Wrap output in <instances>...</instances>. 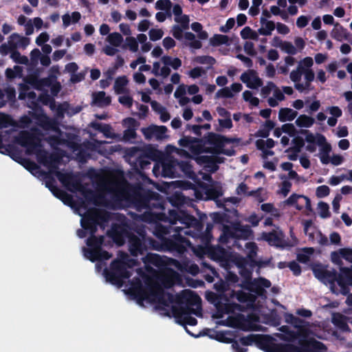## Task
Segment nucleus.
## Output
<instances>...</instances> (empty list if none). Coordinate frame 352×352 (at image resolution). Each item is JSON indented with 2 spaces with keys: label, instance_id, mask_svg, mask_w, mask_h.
I'll use <instances>...</instances> for the list:
<instances>
[{
  "label": "nucleus",
  "instance_id": "f257e3e1",
  "mask_svg": "<svg viewBox=\"0 0 352 352\" xmlns=\"http://www.w3.org/2000/svg\"><path fill=\"white\" fill-rule=\"evenodd\" d=\"M177 302L184 305H173L171 312L177 322L181 325L195 326L197 320L190 316L192 314L197 316H201V299L195 292L186 289L177 296Z\"/></svg>",
  "mask_w": 352,
  "mask_h": 352
},
{
  "label": "nucleus",
  "instance_id": "f03ea898",
  "mask_svg": "<svg viewBox=\"0 0 352 352\" xmlns=\"http://www.w3.org/2000/svg\"><path fill=\"white\" fill-rule=\"evenodd\" d=\"M199 144L195 148L197 153L206 152L215 154H223L227 156H232L235 154V151L233 148H222V135L209 132L206 135L199 138Z\"/></svg>",
  "mask_w": 352,
  "mask_h": 352
},
{
  "label": "nucleus",
  "instance_id": "7ed1b4c3",
  "mask_svg": "<svg viewBox=\"0 0 352 352\" xmlns=\"http://www.w3.org/2000/svg\"><path fill=\"white\" fill-rule=\"evenodd\" d=\"M104 241V236H96L95 234H90L86 240L88 248H84L85 256L91 262L109 260L112 255L102 250Z\"/></svg>",
  "mask_w": 352,
  "mask_h": 352
},
{
  "label": "nucleus",
  "instance_id": "20e7f679",
  "mask_svg": "<svg viewBox=\"0 0 352 352\" xmlns=\"http://www.w3.org/2000/svg\"><path fill=\"white\" fill-rule=\"evenodd\" d=\"M344 269H349L346 267H340V273L334 269L332 270H328L324 273V283H329L331 291L335 294H342L346 296L347 289L346 287V279L345 278L344 274L346 271Z\"/></svg>",
  "mask_w": 352,
  "mask_h": 352
},
{
  "label": "nucleus",
  "instance_id": "39448f33",
  "mask_svg": "<svg viewBox=\"0 0 352 352\" xmlns=\"http://www.w3.org/2000/svg\"><path fill=\"white\" fill-rule=\"evenodd\" d=\"M183 228H179L178 232H175L174 234L165 239L166 251L174 254H183L187 251V248L190 245V242L180 234Z\"/></svg>",
  "mask_w": 352,
  "mask_h": 352
},
{
  "label": "nucleus",
  "instance_id": "423d86ee",
  "mask_svg": "<svg viewBox=\"0 0 352 352\" xmlns=\"http://www.w3.org/2000/svg\"><path fill=\"white\" fill-rule=\"evenodd\" d=\"M107 214L104 211L93 209L89 211L81 219L80 224L82 228L87 230L90 234H96L98 226L100 222L106 221Z\"/></svg>",
  "mask_w": 352,
  "mask_h": 352
},
{
  "label": "nucleus",
  "instance_id": "0eeeda50",
  "mask_svg": "<svg viewBox=\"0 0 352 352\" xmlns=\"http://www.w3.org/2000/svg\"><path fill=\"white\" fill-rule=\"evenodd\" d=\"M139 234L140 236L133 233L128 239L129 251L131 255L135 257L144 255L148 250L146 235L143 231Z\"/></svg>",
  "mask_w": 352,
  "mask_h": 352
},
{
  "label": "nucleus",
  "instance_id": "6e6552de",
  "mask_svg": "<svg viewBox=\"0 0 352 352\" xmlns=\"http://www.w3.org/2000/svg\"><path fill=\"white\" fill-rule=\"evenodd\" d=\"M107 234L116 245L122 246L125 243L126 240L129 239L133 232L126 224L113 223Z\"/></svg>",
  "mask_w": 352,
  "mask_h": 352
},
{
  "label": "nucleus",
  "instance_id": "1a4fd4ad",
  "mask_svg": "<svg viewBox=\"0 0 352 352\" xmlns=\"http://www.w3.org/2000/svg\"><path fill=\"white\" fill-rule=\"evenodd\" d=\"M157 195H158V192L151 190H138L133 192L132 201L137 210L141 211L143 209H147V207H149L151 199H154L153 197Z\"/></svg>",
  "mask_w": 352,
  "mask_h": 352
},
{
  "label": "nucleus",
  "instance_id": "9d476101",
  "mask_svg": "<svg viewBox=\"0 0 352 352\" xmlns=\"http://www.w3.org/2000/svg\"><path fill=\"white\" fill-rule=\"evenodd\" d=\"M148 292L151 296L157 299V303L160 305L168 307L175 300L174 295L169 292H166L162 286L158 283H155L151 286L148 288Z\"/></svg>",
  "mask_w": 352,
  "mask_h": 352
},
{
  "label": "nucleus",
  "instance_id": "9b49d317",
  "mask_svg": "<svg viewBox=\"0 0 352 352\" xmlns=\"http://www.w3.org/2000/svg\"><path fill=\"white\" fill-rule=\"evenodd\" d=\"M17 142L22 146L25 147L30 153L35 152L41 146L39 138L33 133L28 131L21 132Z\"/></svg>",
  "mask_w": 352,
  "mask_h": 352
},
{
  "label": "nucleus",
  "instance_id": "f8f14e48",
  "mask_svg": "<svg viewBox=\"0 0 352 352\" xmlns=\"http://www.w3.org/2000/svg\"><path fill=\"white\" fill-rule=\"evenodd\" d=\"M285 204L288 206H294L298 210H302L305 208L307 211L313 212L310 199L303 195L293 193L285 201Z\"/></svg>",
  "mask_w": 352,
  "mask_h": 352
},
{
  "label": "nucleus",
  "instance_id": "ddd939ff",
  "mask_svg": "<svg viewBox=\"0 0 352 352\" xmlns=\"http://www.w3.org/2000/svg\"><path fill=\"white\" fill-rule=\"evenodd\" d=\"M208 217L204 213L199 214V219H196L194 216L188 214L186 211L180 210L179 223L185 225L186 227H195L198 230H202L204 226V221Z\"/></svg>",
  "mask_w": 352,
  "mask_h": 352
},
{
  "label": "nucleus",
  "instance_id": "4468645a",
  "mask_svg": "<svg viewBox=\"0 0 352 352\" xmlns=\"http://www.w3.org/2000/svg\"><path fill=\"white\" fill-rule=\"evenodd\" d=\"M141 131L147 140H150L153 138H155L156 140H163L166 138L167 128L165 126L151 124L147 127L142 128Z\"/></svg>",
  "mask_w": 352,
  "mask_h": 352
},
{
  "label": "nucleus",
  "instance_id": "2eb2a0df",
  "mask_svg": "<svg viewBox=\"0 0 352 352\" xmlns=\"http://www.w3.org/2000/svg\"><path fill=\"white\" fill-rule=\"evenodd\" d=\"M241 81L250 89H258L263 85V80L258 76L257 72L254 69H249L243 73L240 77Z\"/></svg>",
  "mask_w": 352,
  "mask_h": 352
},
{
  "label": "nucleus",
  "instance_id": "dca6fc26",
  "mask_svg": "<svg viewBox=\"0 0 352 352\" xmlns=\"http://www.w3.org/2000/svg\"><path fill=\"white\" fill-rule=\"evenodd\" d=\"M262 238L267 241L270 245L277 248L285 247L283 234L281 231L272 230L269 232H263Z\"/></svg>",
  "mask_w": 352,
  "mask_h": 352
},
{
  "label": "nucleus",
  "instance_id": "f3484780",
  "mask_svg": "<svg viewBox=\"0 0 352 352\" xmlns=\"http://www.w3.org/2000/svg\"><path fill=\"white\" fill-rule=\"evenodd\" d=\"M179 228L170 225L165 226L162 223H157L155 227L153 234L157 239H167L166 235L170 236L172 232H178Z\"/></svg>",
  "mask_w": 352,
  "mask_h": 352
},
{
  "label": "nucleus",
  "instance_id": "a211bd4d",
  "mask_svg": "<svg viewBox=\"0 0 352 352\" xmlns=\"http://www.w3.org/2000/svg\"><path fill=\"white\" fill-rule=\"evenodd\" d=\"M254 289H251V290L254 291L257 294L261 295L263 292H265V288H270L272 285L270 280L268 279L260 277L257 279H254L251 285ZM242 287L247 288L250 289L248 287L245 285H241Z\"/></svg>",
  "mask_w": 352,
  "mask_h": 352
},
{
  "label": "nucleus",
  "instance_id": "6ab92c4d",
  "mask_svg": "<svg viewBox=\"0 0 352 352\" xmlns=\"http://www.w3.org/2000/svg\"><path fill=\"white\" fill-rule=\"evenodd\" d=\"M236 239V223L232 226L223 225L222 228V233L219 236V241L221 243L226 244L230 239Z\"/></svg>",
  "mask_w": 352,
  "mask_h": 352
},
{
  "label": "nucleus",
  "instance_id": "aec40b11",
  "mask_svg": "<svg viewBox=\"0 0 352 352\" xmlns=\"http://www.w3.org/2000/svg\"><path fill=\"white\" fill-rule=\"evenodd\" d=\"M93 103L99 107L109 106L111 102V98L106 96V93L103 91L95 92L92 95Z\"/></svg>",
  "mask_w": 352,
  "mask_h": 352
},
{
  "label": "nucleus",
  "instance_id": "412c9836",
  "mask_svg": "<svg viewBox=\"0 0 352 352\" xmlns=\"http://www.w3.org/2000/svg\"><path fill=\"white\" fill-rule=\"evenodd\" d=\"M196 161L199 164L205 165L212 173L219 169V166L214 160L213 155H199L197 157Z\"/></svg>",
  "mask_w": 352,
  "mask_h": 352
},
{
  "label": "nucleus",
  "instance_id": "4be33fe9",
  "mask_svg": "<svg viewBox=\"0 0 352 352\" xmlns=\"http://www.w3.org/2000/svg\"><path fill=\"white\" fill-rule=\"evenodd\" d=\"M110 269L116 272L118 274L122 276L124 278H129L131 273L127 270L125 264L118 259L113 261L110 265Z\"/></svg>",
  "mask_w": 352,
  "mask_h": 352
},
{
  "label": "nucleus",
  "instance_id": "5701e85b",
  "mask_svg": "<svg viewBox=\"0 0 352 352\" xmlns=\"http://www.w3.org/2000/svg\"><path fill=\"white\" fill-rule=\"evenodd\" d=\"M103 274L107 282L120 287L122 285L123 279H125L122 276L118 274L111 269L108 270L105 268Z\"/></svg>",
  "mask_w": 352,
  "mask_h": 352
},
{
  "label": "nucleus",
  "instance_id": "b1692460",
  "mask_svg": "<svg viewBox=\"0 0 352 352\" xmlns=\"http://www.w3.org/2000/svg\"><path fill=\"white\" fill-rule=\"evenodd\" d=\"M143 262L146 264L153 265L157 267H161L165 265L162 257L156 254L147 253L143 258Z\"/></svg>",
  "mask_w": 352,
  "mask_h": 352
},
{
  "label": "nucleus",
  "instance_id": "393cba45",
  "mask_svg": "<svg viewBox=\"0 0 352 352\" xmlns=\"http://www.w3.org/2000/svg\"><path fill=\"white\" fill-rule=\"evenodd\" d=\"M199 138H192L190 136H184L179 140V144L185 148H189L192 149L193 153H197L195 148L199 144Z\"/></svg>",
  "mask_w": 352,
  "mask_h": 352
},
{
  "label": "nucleus",
  "instance_id": "a878e982",
  "mask_svg": "<svg viewBox=\"0 0 352 352\" xmlns=\"http://www.w3.org/2000/svg\"><path fill=\"white\" fill-rule=\"evenodd\" d=\"M298 112L292 109L281 108L278 112V119L280 122L292 121L297 116Z\"/></svg>",
  "mask_w": 352,
  "mask_h": 352
},
{
  "label": "nucleus",
  "instance_id": "bb28decb",
  "mask_svg": "<svg viewBox=\"0 0 352 352\" xmlns=\"http://www.w3.org/2000/svg\"><path fill=\"white\" fill-rule=\"evenodd\" d=\"M156 240L151 237L146 236V244L148 245V250H155L157 251H166V240L165 239H157Z\"/></svg>",
  "mask_w": 352,
  "mask_h": 352
},
{
  "label": "nucleus",
  "instance_id": "cd10ccee",
  "mask_svg": "<svg viewBox=\"0 0 352 352\" xmlns=\"http://www.w3.org/2000/svg\"><path fill=\"white\" fill-rule=\"evenodd\" d=\"M262 27L258 29V33L263 36H270L272 32L275 29V23L272 21H267L265 18H261Z\"/></svg>",
  "mask_w": 352,
  "mask_h": 352
},
{
  "label": "nucleus",
  "instance_id": "c85d7f7f",
  "mask_svg": "<svg viewBox=\"0 0 352 352\" xmlns=\"http://www.w3.org/2000/svg\"><path fill=\"white\" fill-rule=\"evenodd\" d=\"M209 254L214 261H225L227 259V252L221 247L211 248Z\"/></svg>",
  "mask_w": 352,
  "mask_h": 352
},
{
  "label": "nucleus",
  "instance_id": "c756f323",
  "mask_svg": "<svg viewBox=\"0 0 352 352\" xmlns=\"http://www.w3.org/2000/svg\"><path fill=\"white\" fill-rule=\"evenodd\" d=\"M129 80L126 76H122L118 77L114 82L113 89L117 94H122L127 92L126 86L127 85Z\"/></svg>",
  "mask_w": 352,
  "mask_h": 352
},
{
  "label": "nucleus",
  "instance_id": "7c9ffc66",
  "mask_svg": "<svg viewBox=\"0 0 352 352\" xmlns=\"http://www.w3.org/2000/svg\"><path fill=\"white\" fill-rule=\"evenodd\" d=\"M236 239H248L252 234V230L248 226L236 223Z\"/></svg>",
  "mask_w": 352,
  "mask_h": 352
},
{
  "label": "nucleus",
  "instance_id": "2f4dec72",
  "mask_svg": "<svg viewBox=\"0 0 352 352\" xmlns=\"http://www.w3.org/2000/svg\"><path fill=\"white\" fill-rule=\"evenodd\" d=\"M346 29L344 28L340 23H336L331 30V36L333 38L341 41L346 36Z\"/></svg>",
  "mask_w": 352,
  "mask_h": 352
},
{
  "label": "nucleus",
  "instance_id": "473e14b6",
  "mask_svg": "<svg viewBox=\"0 0 352 352\" xmlns=\"http://www.w3.org/2000/svg\"><path fill=\"white\" fill-rule=\"evenodd\" d=\"M316 144L321 146L320 155L329 154L331 151V146L327 142L326 138L324 135L320 133H317V142Z\"/></svg>",
  "mask_w": 352,
  "mask_h": 352
},
{
  "label": "nucleus",
  "instance_id": "72a5a7b5",
  "mask_svg": "<svg viewBox=\"0 0 352 352\" xmlns=\"http://www.w3.org/2000/svg\"><path fill=\"white\" fill-rule=\"evenodd\" d=\"M92 126L94 129L102 133L105 138H114V134L111 132V126L109 124L94 122Z\"/></svg>",
  "mask_w": 352,
  "mask_h": 352
},
{
  "label": "nucleus",
  "instance_id": "f704fd0d",
  "mask_svg": "<svg viewBox=\"0 0 352 352\" xmlns=\"http://www.w3.org/2000/svg\"><path fill=\"white\" fill-rule=\"evenodd\" d=\"M175 162H169L162 164V175L164 177L173 178L175 177Z\"/></svg>",
  "mask_w": 352,
  "mask_h": 352
},
{
  "label": "nucleus",
  "instance_id": "c9c22d12",
  "mask_svg": "<svg viewBox=\"0 0 352 352\" xmlns=\"http://www.w3.org/2000/svg\"><path fill=\"white\" fill-rule=\"evenodd\" d=\"M60 162V157L56 154H51L45 159L44 165L47 166L51 170H57L58 165Z\"/></svg>",
  "mask_w": 352,
  "mask_h": 352
},
{
  "label": "nucleus",
  "instance_id": "e433bc0d",
  "mask_svg": "<svg viewBox=\"0 0 352 352\" xmlns=\"http://www.w3.org/2000/svg\"><path fill=\"white\" fill-rule=\"evenodd\" d=\"M315 122V120L307 115H300L296 120L295 123L299 127H311Z\"/></svg>",
  "mask_w": 352,
  "mask_h": 352
},
{
  "label": "nucleus",
  "instance_id": "4c0bfd02",
  "mask_svg": "<svg viewBox=\"0 0 352 352\" xmlns=\"http://www.w3.org/2000/svg\"><path fill=\"white\" fill-rule=\"evenodd\" d=\"M309 68L305 67L301 65L298 64V66L295 70L291 72L289 78L294 82H300L301 80L302 75L305 74L306 71H309Z\"/></svg>",
  "mask_w": 352,
  "mask_h": 352
},
{
  "label": "nucleus",
  "instance_id": "58836bf2",
  "mask_svg": "<svg viewBox=\"0 0 352 352\" xmlns=\"http://www.w3.org/2000/svg\"><path fill=\"white\" fill-rule=\"evenodd\" d=\"M173 3L170 0H158L155 3V9L159 10H165L168 16H170V10Z\"/></svg>",
  "mask_w": 352,
  "mask_h": 352
},
{
  "label": "nucleus",
  "instance_id": "ea45409f",
  "mask_svg": "<svg viewBox=\"0 0 352 352\" xmlns=\"http://www.w3.org/2000/svg\"><path fill=\"white\" fill-rule=\"evenodd\" d=\"M162 61L165 65H170L174 69H177L182 66V60L179 58H174L169 56H164Z\"/></svg>",
  "mask_w": 352,
  "mask_h": 352
},
{
  "label": "nucleus",
  "instance_id": "a19ab883",
  "mask_svg": "<svg viewBox=\"0 0 352 352\" xmlns=\"http://www.w3.org/2000/svg\"><path fill=\"white\" fill-rule=\"evenodd\" d=\"M206 194L210 199L215 200L223 195L222 188L219 186H212L207 189Z\"/></svg>",
  "mask_w": 352,
  "mask_h": 352
},
{
  "label": "nucleus",
  "instance_id": "79ce46f5",
  "mask_svg": "<svg viewBox=\"0 0 352 352\" xmlns=\"http://www.w3.org/2000/svg\"><path fill=\"white\" fill-rule=\"evenodd\" d=\"M292 144H294V146L289 147L287 148L285 152H289V151H296V152H300L301 148L305 145V140L303 138L300 136H294V138L292 140Z\"/></svg>",
  "mask_w": 352,
  "mask_h": 352
},
{
  "label": "nucleus",
  "instance_id": "37998d69",
  "mask_svg": "<svg viewBox=\"0 0 352 352\" xmlns=\"http://www.w3.org/2000/svg\"><path fill=\"white\" fill-rule=\"evenodd\" d=\"M229 37L223 34H215L210 39V43L212 46H219L223 44H228Z\"/></svg>",
  "mask_w": 352,
  "mask_h": 352
},
{
  "label": "nucleus",
  "instance_id": "c03bdc74",
  "mask_svg": "<svg viewBox=\"0 0 352 352\" xmlns=\"http://www.w3.org/2000/svg\"><path fill=\"white\" fill-rule=\"evenodd\" d=\"M154 199H151L149 201V207H147L146 210H152L154 209H164V203L162 200L161 195L158 193V195L153 197Z\"/></svg>",
  "mask_w": 352,
  "mask_h": 352
},
{
  "label": "nucleus",
  "instance_id": "a18cd8bd",
  "mask_svg": "<svg viewBox=\"0 0 352 352\" xmlns=\"http://www.w3.org/2000/svg\"><path fill=\"white\" fill-rule=\"evenodd\" d=\"M213 228V224L212 223H208L206 224V230L204 232H202L200 235L201 241L205 243L208 244L211 242L212 239V230Z\"/></svg>",
  "mask_w": 352,
  "mask_h": 352
},
{
  "label": "nucleus",
  "instance_id": "49530a36",
  "mask_svg": "<svg viewBox=\"0 0 352 352\" xmlns=\"http://www.w3.org/2000/svg\"><path fill=\"white\" fill-rule=\"evenodd\" d=\"M184 38L190 41L188 45L194 49H200L202 47L201 42L199 40H197L195 38V35L190 32H186L184 34Z\"/></svg>",
  "mask_w": 352,
  "mask_h": 352
},
{
  "label": "nucleus",
  "instance_id": "de8ad7c7",
  "mask_svg": "<svg viewBox=\"0 0 352 352\" xmlns=\"http://www.w3.org/2000/svg\"><path fill=\"white\" fill-rule=\"evenodd\" d=\"M10 57L16 63L23 65H28L29 63L28 58L26 56L21 55L16 50L12 52Z\"/></svg>",
  "mask_w": 352,
  "mask_h": 352
},
{
  "label": "nucleus",
  "instance_id": "09e8293b",
  "mask_svg": "<svg viewBox=\"0 0 352 352\" xmlns=\"http://www.w3.org/2000/svg\"><path fill=\"white\" fill-rule=\"evenodd\" d=\"M230 296L234 297L235 296L237 300L240 302H247L250 300V294L248 293H246L243 291H238L235 292L234 290H232Z\"/></svg>",
  "mask_w": 352,
  "mask_h": 352
},
{
  "label": "nucleus",
  "instance_id": "8fccbe9b",
  "mask_svg": "<svg viewBox=\"0 0 352 352\" xmlns=\"http://www.w3.org/2000/svg\"><path fill=\"white\" fill-rule=\"evenodd\" d=\"M108 41L113 47H119L123 41V37L120 33H111L108 36Z\"/></svg>",
  "mask_w": 352,
  "mask_h": 352
},
{
  "label": "nucleus",
  "instance_id": "3c124183",
  "mask_svg": "<svg viewBox=\"0 0 352 352\" xmlns=\"http://www.w3.org/2000/svg\"><path fill=\"white\" fill-rule=\"evenodd\" d=\"M17 43H14L13 40L10 39L8 44L3 43L0 46V53L2 55H7L8 53H12L13 50H16Z\"/></svg>",
  "mask_w": 352,
  "mask_h": 352
},
{
  "label": "nucleus",
  "instance_id": "603ef678",
  "mask_svg": "<svg viewBox=\"0 0 352 352\" xmlns=\"http://www.w3.org/2000/svg\"><path fill=\"white\" fill-rule=\"evenodd\" d=\"M56 176L60 182L64 184H71L73 186H76L78 184L77 182L74 184V177L72 174H63L59 171L56 172Z\"/></svg>",
  "mask_w": 352,
  "mask_h": 352
},
{
  "label": "nucleus",
  "instance_id": "864d4df0",
  "mask_svg": "<svg viewBox=\"0 0 352 352\" xmlns=\"http://www.w3.org/2000/svg\"><path fill=\"white\" fill-rule=\"evenodd\" d=\"M280 47L282 50L290 55H295L297 53V50L294 47V45L289 41H281L280 45Z\"/></svg>",
  "mask_w": 352,
  "mask_h": 352
},
{
  "label": "nucleus",
  "instance_id": "5fc2aeb1",
  "mask_svg": "<svg viewBox=\"0 0 352 352\" xmlns=\"http://www.w3.org/2000/svg\"><path fill=\"white\" fill-rule=\"evenodd\" d=\"M207 300L214 305L217 301L223 299L224 301H229L228 297L225 294H217L212 292H209L206 296Z\"/></svg>",
  "mask_w": 352,
  "mask_h": 352
},
{
  "label": "nucleus",
  "instance_id": "6e6d98bb",
  "mask_svg": "<svg viewBox=\"0 0 352 352\" xmlns=\"http://www.w3.org/2000/svg\"><path fill=\"white\" fill-rule=\"evenodd\" d=\"M241 36L243 39H253L256 40L258 38V35L256 32L253 31L249 26L245 27L241 31Z\"/></svg>",
  "mask_w": 352,
  "mask_h": 352
},
{
  "label": "nucleus",
  "instance_id": "4d7b16f0",
  "mask_svg": "<svg viewBox=\"0 0 352 352\" xmlns=\"http://www.w3.org/2000/svg\"><path fill=\"white\" fill-rule=\"evenodd\" d=\"M285 322L292 324L296 328H299L304 321L292 314H287L285 315Z\"/></svg>",
  "mask_w": 352,
  "mask_h": 352
},
{
  "label": "nucleus",
  "instance_id": "13d9d810",
  "mask_svg": "<svg viewBox=\"0 0 352 352\" xmlns=\"http://www.w3.org/2000/svg\"><path fill=\"white\" fill-rule=\"evenodd\" d=\"M226 302L227 301H224L223 299H221L217 301L214 305L217 309L218 318H221L223 314H228V310L226 309Z\"/></svg>",
  "mask_w": 352,
  "mask_h": 352
},
{
  "label": "nucleus",
  "instance_id": "bf43d9fd",
  "mask_svg": "<svg viewBox=\"0 0 352 352\" xmlns=\"http://www.w3.org/2000/svg\"><path fill=\"white\" fill-rule=\"evenodd\" d=\"M318 210L320 217L326 219L331 216V212H329V206L328 204L324 201H320L318 203Z\"/></svg>",
  "mask_w": 352,
  "mask_h": 352
},
{
  "label": "nucleus",
  "instance_id": "052dcab7",
  "mask_svg": "<svg viewBox=\"0 0 352 352\" xmlns=\"http://www.w3.org/2000/svg\"><path fill=\"white\" fill-rule=\"evenodd\" d=\"M255 145L258 150H260L263 152V157H265L267 155H273L274 154V151L265 148V140L262 139L257 140L255 142Z\"/></svg>",
  "mask_w": 352,
  "mask_h": 352
},
{
  "label": "nucleus",
  "instance_id": "680f3d73",
  "mask_svg": "<svg viewBox=\"0 0 352 352\" xmlns=\"http://www.w3.org/2000/svg\"><path fill=\"white\" fill-rule=\"evenodd\" d=\"M150 157L147 154L140 155L136 160V163L139 165L140 168L146 169L151 165Z\"/></svg>",
  "mask_w": 352,
  "mask_h": 352
},
{
  "label": "nucleus",
  "instance_id": "e2e57ef3",
  "mask_svg": "<svg viewBox=\"0 0 352 352\" xmlns=\"http://www.w3.org/2000/svg\"><path fill=\"white\" fill-rule=\"evenodd\" d=\"M195 61L199 64H208L213 65L216 63V60L210 56H198L195 58Z\"/></svg>",
  "mask_w": 352,
  "mask_h": 352
},
{
  "label": "nucleus",
  "instance_id": "0e129e2a",
  "mask_svg": "<svg viewBox=\"0 0 352 352\" xmlns=\"http://www.w3.org/2000/svg\"><path fill=\"white\" fill-rule=\"evenodd\" d=\"M261 209L263 212H265L267 213H271L272 215H273L274 217L278 216V210L274 207L273 204H271V203L263 204L261 206Z\"/></svg>",
  "mask_w": 352,
  "mask_h": 352
},
{
  "label": "nucleus",
  "instance_id": "69168bd1",
  "mask_svg": "<svg viewBox=\"0 0 352 352\" xmlns=\"http://www.w3.org/2000/svg\"><path fill=\"white\" fill-rule=\"evenodd\" d=\"M257 335L251 334L248 336L241 337L239 339L240 343L243 346H247L256 342Z\"/></svg>",
  "mask_w": 352,
  "mask_h": 352
},
{
  "label": "nucleus",
  "instance_id": "338daca9",
  "mask_svg": "<svg viewBox=\"0 0 352 352\" xmlns=\"http://www.w3.org/2000/svg\"><path fill=\"white\" fill-rule=\"evenodd\" d=\"M168 221L170 226H174L177 222L180 221V210L177 211L175 210H170L168 212Z\"/></svg>",
  "mask_w": 352,
  "mask_h": 352
},
{
  "label": "nucleus",
  "instance_id": "774afa93",
  "mask_svg": "<svg viewBox=\"0 0 352 352\" xmlns=\"http://www.w3.org/2000/svg\"><path fill=\"white\" fill-rule=\"evenodd\" d=\"M214 288L219 294H224L225 292L229 290L230 287L228 285V283L226 282V280H221L214 285Z\"/></svg>",
  "mask_w": 352,
  "mask_h": 352
}]
</instances>
